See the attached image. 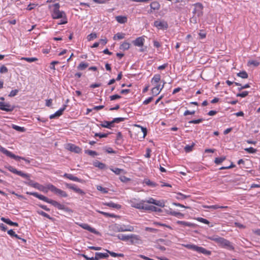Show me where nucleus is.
<instances>
[{
	"instance_id": "f257e3e1",
	"label": "nucleus",
	"mask_w": 260,
	"mask_h": 260,
	"mask_svg": "<svg viewBox=\"0 0 260 260\" xmlns=\"http://www.w3.org/2000/svg\"><path fill=\"white\" fill-rule=\"evenodd\" d=\"M9 171L13 173L16 174L19 176H20L23 178H25L28 180V182H25V183L29 186H32L34 188H37L39 186V184L37 182H35L34 181L30 179V175L28 174L24 173L20 171H18L13 167L11 166L5 167Z\"/></svg>"
},
{
	"instance_id": "f03ea898",
	"label": "nucleus",
	"mask_w": 260,
	"mask_h": 260,
	"mask_svg": "<svg viewBox=\"0 0 260 260\" xmlns=\"http://www.w3.org/2000/svg\"><path fill=\"white\" fill-rule=\"evenodd\" d=\"M208 239L215 242L221 247L225 248L231 250H233L234 249V247L231 244V243L229 240L223 238L215 235L209 237Z\"/></svg>"
},
{
	"instance_id": "7ed1b4c3",
	"label": "nucleus",
	"mask_w": 260,
	"mask_h": 260,
	"mask_svg": "<svg viewBox=\"0 0 260 260\" xmlns=\"http://www.w3.org/2000/svg\"><path fill=\"white\" fill-rule=\"evenodd\" d=\"M183 247L188 249H191L193 251H197L199 253H203L207 255H210L211 253V252L209 250H207L205 248L198 246L194 244H182V245Z\"/></svg>"
},
{
	"instance_id": "20e7f679",
	"label": "nucleus",
	"mask_w": 260,
	"mask_h": 260,
	"mask_svg": "<svg viewBox=\"0 0 260 260\" xmlns=\"http://www.w3.org/2000/svg\"><path fill=\"white\" fill-rule=\"evenodd\" d=\"M113 230L116 232H133L134 228L131 225H120L116 224L113 226Z\"/></svg>"
},
{
	"instance_id": "39448f33",
	"label": "nucleus",
	"mask_w": 260,
	"mask_h": 260,
	"mask_svg": "<svg viewBox=\"0 0 260 260\" xmlns=\"http://www.w3.org/2000/svg\"><path fill=\"white\" fill-rule=\"evenodd\" d=\"M47 188L50 190L52 192L55 194L61 197H67V193L63 190L57 188L52 184H49L47 185Z\"/></svg>"
},
{
	"instance_id": "423d86ee",
	"label": "nucleus",
	"mask_w": 260,
	"mask_h": 260,
	"mask_svg": "<svg viewBox=\"0 0 260 260\" xmlns=\"http://www.w3.org/2000/svg\"><path fill=\"white\" fill-rule=\"evenodd\" d=\"M194 9L193 11L194 14L200 17L203 15V6L201 3H196L194 5Z\"/></svg>"
},
{
	"instance_id": "0eeeda50",
	"label": "nucleus",
	"mask_w": 260,
	"mask_h": 260,
	"mask_svg": "<svg viewBox=\"0 0 260 260\" xmlns=\"http://www.w3.org/2000/svg\"><path fill=\"white\" fill-rule=\"evenodd\" d=\"M15 108L14 106H12L8 103L0 102V109L6 112H11Z\"/></svg>"
},
{
	"instance_id": "6e6552de",
	"label": "nucleus",
	"mask_w": 260,
	"mask_h": 260,
	"mask_svg": "<svg viewBox=\"0 0 260 260\" xmlns=\"http://www.w3.org/2000/svg\"><path fill=\"white\" fill-rule=\"evenodd\" d=\"M154 26L158 29H167L168 27V24L165 21H155L154 22Z\"/></svg>"
},
{
	"instance_id": "1a4fd4ad",
	"label": "nucleus",
	"mask_w": 260,
	"mask_h": 260,
	"mask_svg": "<svg viewBox=\"0 0 260 260\" xmlns=\"http://www.w3.org/2000/svg\"><path fill=\"white\" fill-rule=\"evenodd\" d=\"M66 186L69 189L73 190L76 192L81 194L82 195H84L85 194V192L83 191L82 189L78 188L75 185L69 183H66Z\"/></svg>"
},
{
	"instance_id": "9d476101",
	"label": "nucleus",
	"mask_w": 260,
	"mask_h": 260,
	"mask_svg": "<svg viewBox=\"0 0 260 260\" xmlns=\"http://www.w3.org/2000/svg\"><path fill=\"white\" fill-rule=\"evenodd\" d=\"M48 203L51 204L54 207L57 208L58 209L60 210H63L65 211H67V208L65 207V206L63 205H62L58 202H57L56 201L52 200L51 199H49V200L47 202Z\"/></svg>"
},
{
	"instance_id": "9b49d317",
	"label": "nucleus",
	"mask_w": 260,
	"mask_h": 260,
	"mask_svg": "<svg viewBox=\"0 0 260 260\" xmlns=\"http://www.w3.org/2000/svg\"><path fill=\"white\" fill-rule=\"evenodd\" d=\"M65 16V13L63 11H60L59 10H53L52 14L53 19L63 18Z\"/></svg>"
},
{
	"instance_id": "f8f14e48",
	"label": "nucleus",
	"mask_w": 260,
	"mask_h": 260,
	"mask_svg": "<svg viewBox=\"0 0 260 260\" xmlns=\"http://www.w3.org/2000/svg\"><path fill=\"white\" fill-rule=\"evenodd\" d=\"M67 149L72 152L76 153H80L81 152V149L73 144H68L67 145Z\"/></svg>"
},
{
	"instance_id": "ddd939ff",
	"label": "nucleus",
	"mask_w": 260,
	"mask_h": 260,
	"mask_svg": "<svg viewBox=\"0 0 260 260\" xmlns=\"http://www.w3.org/2000/svg\"><path fill=\"white\" fill-rule=\"evenodd\" d=\"M26 193L27 194L32 195L33 196L39 199L40 200H42L45 202H47V203L49 199L48 198H47L46 197L44 196L42 194H40L38 193L35 192H27Z\"/></svg>"
},
{
	"instance_id": "4468645a",
	"label": "nucleus",
	"mask_w": 260,
	"mask_h": 260,
	"mask_svg": "<svg viewBox=\"0 0 260 260\" xmlns=\"http://www.w3.org/2000/svg\"><path fill=\"white\" fill-rule=\"evenodd\" d=\"M165 84V82H164L163 84L161 86H160V85L159 84L157 85L156 86H155L151 89V92L153 96H156L160 93V91L164 87Z\"/></svg>"
},
{
	"instance_id": "2eb2a0df",
	"label": "nucleus",
	"mask_w": 260,
	"mask_h": 260,
	"mask_svg": "<svg viewBox=\"0 0 260 260\" xmlns=\"http://www.w3.org/2000/svg\"><path fill=\"white\" fill-rule=\"evenodd\" d=\"M0 151L2 152L4 154H6L7 156L12 158L13 159H16L17 157H18V156L15 155L10 151L7 150L5 148L3 147L2 146H0Z\"/></svg>"
},
{
	"instance_id": "dca6fc26",
	"label": "nucleus",
	"mask_w": 260,
	"mask_h": 260,
	"mask_svg": "<svg viewBox=\"0 0 260 260\" xmlns=\"http://www.w3.org/2000/svg\"><path fill=\"white\" fill-rule=\"evenodd\" d=\"M143 201H144V200H142L139 202H136V200L134 199L133 200H131L129 201V202H130L131 205L132 207H134V208H137L138 209H141V208H143L142 205L143 203Z\"/></svg>"
},
{
	"instance_id": "f3484780",
	"label": "nucleus",
	"mask_w": 260,
	"mask_h": 260,
	"mask_svg": "<svg viewBox=\"0 0 260 260\" xmlns=\"http://www.w3.org/2000/svg\"><path fill=\"white\" fill-rule=\"evenodd\" d=\"M66 107H67V105H64L62 108H60L59 110L56 111L54 114L51 115L49 117L50 119H53V118H55L56 117L61 116L63 112L66 109Z\"/></svg>"
},
{
	"instance_id": "a211bd4d",
	"label": "nucleus",
	"mask_w": 260,
	"mask_h": 260,
	"mask_svg": "<svg viewBox=\"0 0 260 260\" xmlns=\"http://www.w3.org/2000/svg\"><path fill=\"white\" fill-rule=\"evenodd\" d=\"M129 240L132 244H134L139 243V241L140 240V239L139 236L131 234L129 235Z\"/></svg>"
},
{
	"instance_id": "6ab92c4d",
	"label": "nucleus",
	"mask_w": 260,
	"mask_h": 260,
	"mask_svg": "<svg viewBox=\"0 0 260 260\" xmlns=\"http://www.w3.org/2000/svg\"><path fill=\"white\" fill-rule=\"evenodd\" d=\"M63 177L70 179V180H71L72 181H76V182H81L82 183L83 182V181L79 178H78V177H75V176H74L72 174H67V173H65L63 175Z\"/></svg>"
},
{
	"instance_id": "aec40b11",
	"label": "nucleus",
	"mask_w": 260,
	"mask_h": 260,
	"mask_svg": "<svg viewBox=\"0 0 260 260\" xmlns=\"http://www.w3.org/2000/svg\"><path fill=\"white\" fill-rule=\"evenodd\" d=\"M63 177L70 179V180H71L72 181H76V182H81L82 183L83 182V181L79 178H78V177H75V176H74L72 174H67V173H65L63 175Z\"/></svg>"
},
{
	"instance_id": "412c9836",
	"label": "nucleus",
	"mask_w": 260,
	"mask_h": 260,
	"mask_svg": "<svg viewBox=\"0 0 260 260\" xmlns=\"http://www.w3.org/2000/svg\"><path fill=\"white\" fill-rule=\"evenodd\" d=\"M144 39L142 37L137 38L135 40L133 41V43L136 46H142L144 44Z\"/></svg>"
},
{
	"instance_id": "4be33fe9",
	"label": "nucleus",
	"mask_w": 260,
	"mask_h": 260,
	"mask_svg": "<svg viewBox=\"0 0 260 260\" xmlns=\"http://www.w3.org/2000/svg\"><path fill=\"white\" fill-rule=\"evenodd\" d=\"M109 257L108 253H101L96 252L95 253V258H97V260H100L102 258H106Z\"/></svg>"
},
{
	"instance_id": "5701e85b",
	"label": "nucleus",
	"mask_w": 260,
	"mask_h": 260,
	"mask_svg": "<svg viewBox=\"0 0 260 260\" xmlns=\"http://www.w3.org/2000/svg\"><path fill=\"white\" fill-rule=\"evenodd\" d=\"M103 204L105 206H108L109 207L116 208L117 209H119L121 208V206L119 204H115L112 202H110L109 203H104Z\"/></svg>"
},
{
	"instance_id": "b1692460",
	"label": "nucleus",
	"mask_w": 260,
	"mask_h": 260,
	"mask_svg": "<svg viewBox=\"0 0 260 260\" xmlns=\"http://www.w3.org/2000/svg\"><path fill=\"white\" fill-rule=\"evenodd\" d=\"M80 226L84 229L92 233H96V231L94 229L92 228L88 224L86 223H83L80 225Z\"/></svg>"
},
{
	"instance_id": "393cba45",
	"label": "nucleus",
	"mask_w": 260,
	"mask_h": 260,
	"mask_svg": "<svg viewBox=\"0 0 260 260\" xmlns=\"http://www.w3.org/2000/svg\"><path fill=\"white\" fill-rule=\"evenodd\" d=\"M116 20L120 23H125L127 21V17L126 16H117L116 17Z\"/></svg>"
},
{
	"instance_id": "a878e982",
	"label": "nucleus",
	"mask_w": 260,
	"mask_h": 260,
	"mask_svg": "<svg viewBox=\"0 0 260 260\" xmlns=\"http://www.w3.org/2000/svg\"><path fill=\"white\" fill-rule=\"evenodd\" d=\"M177 223L178 224H181L183 226H186L188 227H194L195 226V224L192 223L190 222H188L184 221H180L178 220L177 221Z\"/></svg>"
},
{
	"instance_id": "bb28decb",
	"label": "nucleus",
	"mask_w": 260,
	"mask_h": 260,
	"mask_svg": "<svg viewBox=\"0 0 260 260\" xmlns=\"http://www.w3.org/2000/svg\"><path fill=\"white\" fill-rule=\"evenodd\" d=\"M150 8L153 10H158L160 8V5L158 2L154 1L150 4Z\"/></svg>"
},
{
	"instance_id": "cd10ccee",
	"label": "nucleus",
	"mask_w": 260,
	"mask_h": 260,
	"mask_svg": "<svg viewBox=\"0 0 260 260\" xmlns=\"http://www.w3.org/2000/svg\"><path fill=\"white\" fill-rule=\"evenodd\" d=\"M101 125L103 127L108 128H111L112 127H114V125H113V123L111 121H105L104 122V123L101 124Z\"/></svg>"
},
{
	"instance_id": "c85d7f7f",
	"label": "nucleus",
	"mask_w": 260,
	"mask_h": 260,
	"mask_svg": "<svg viewBox=\"0 0 260 260\" xmlns=\"http://www.w3.org/2000/svg\"><path fill=\"white\" fill-rule=\"evenodd\" d=\"M110 170L116 175H119L122 173H125V171L124 170L119 169L117 168H111Z\"/></svg>"
},
{
	"instance_id": "c756f323",
	"label": "nucleus",
	"mask_w": 260,
	"mask_h": 260,
	"mask_svg": "<svg viewBox=\"0 0 260 260\" xmlns=\"http://www.w3.org/2000/svg\"><path fill=\"white\" fill-rule=\"evenodd\" d=\"M144 183H145L146 185H147L148 186H150L151 187H155V186H157V184L156 183H155L154 182H152V181H150L148 179H145L144 180Z\"/></svg>"
},
{
	"instance_id": "7c9ffc66",
	"label": "nucleus",
	"mask_w": 260,
	"mask_h": 260,
	"mask_svg": "<svg viewBox=\"0 0 260 260\" xmlns=\"http://www.w3.org/2000/svg\"><path fill=\"white\" fill-rule=\"evenodd\" d=\"M160 75L159 74H155L152 79L151 82L153 83H157L160 80Z\"/></svg>"
},
{
	"instance_id": "2f4dec72",
	"label": "nucleus",
	"mask_w": 260,
	"mask_h": 260,
	"mask_svg": "<svg viewBox=\"0 0 260 260\" xmlns=\"http://www.w3.org/2000/svg\"><path fill=\"white\" fill-rule=\"evenodd\" d=\"M117 238L122 241H127L129 240V235H124L123 234H119L117 236Z\"/></svg>"
},
{
	"instance_id": "473e14b6",
	"label": "nucleus",
	"mask_w": 260,
	"mask_h": 260,
	"mask_svg": "<svg viewBox=\"0 0 260 260\" xmlns=\"http://www.w3.org/2000/svg\"><path fill=\"white\" fill-rule=\"evenodd\" d=\"M88 67V63L81 62L77 67V68L79 70H85L87 67Z\"/></svg>"
},
{
	"instance_id": "72a5a7b5",
	"label": "nucleus",
	"mask_w": 260,
	"mask_h": 260,
	"mask_svg": "<svg viewBox=\"0 0 260 260\" xmlns=\"http://www.w3.org/2000/svg\"><path fill=\"white\" fill-rule=\"evenodd\" d=\"M130 44L128 42H123L120 46V49L125 50L129 49Z\"/></svg>"
},
{
	"instance_id": "f704fd0d",
	"label": "nucleus",
	"mask_w": 260,
	"mask_h": 260,
	"mask_svg": "<svg viewBox=\"0 0 260 260\" xmlns=\"http://www.w3.org/2000/svg\"><path fill=\"white\" fill-rule=\"evenodd\" d=\"M178 196L176 197V198L178 200H184L186 198H189V195H185L180 192L177 193Z\"/></svg>"
},
{
	"instance_id": "c9c22d12",
	"label": "nucleus",
	"mask_w": 260,
	"mask_h": 260,
	"mask_svg": "<svg viewBox=\"0 0 260 260\" xmlns=\"http://www.w3.org/2000/svg\"><path fill=\"white\" fill-rule=\"evenodd\" d=\"M237 76L243 79H246L248 78V75L245 71H242L237 74Z\"/></svg>"
},
{
	"instance_id": "e433bc0d",
	"label": "nucleus",
	"mask_w": 260,
	"mask_h": 260,
	"mask_svg": "<svg viewBox=\"0 0 260 260\" xmlns=\"http://www.w3.org/2000/svg\"><path fill=\"white\" fill-rule=\"evenodd\" d=\"M145 203H146L145 201L144 200L143 203L142 205L143 208H141V209L147 210V211H151L152 205H148L147 204H145Z\"/></svg>"
},
{
	"instance_id": "4c0bfd02",
	"label": "nucleus",
	"mask_w": 260,
	"mask_h": 260,
	"mask_svg": "<svg viewBox=\"0 0 260 260\" xmlns=\"http://www.w3.org/2000/svg\"><path fill=\"white\" fill-rule=\"evenodd\" d=\"M22 60H24L29 62H31L38 60V58L36 57H22Z\"/></svg>"
},
{
	"instance_id": "58836bf2",
	"label": "nucleus",
	"mask_w": 260,
	"mask_h": 260,
	"mask_svg": "<svg viewBox=\"0 0 260 260\" xmlns=\"http://www.w3.org/2000/svg\"><path fill=\"white\" fill-rule=\"evenodd\" d=\"M108 254L109 253L112 256L116 257V256H119V257H123L124 256L123 254L122 253H116L114 252L110 251L108 250H107Z\"/></svg>"
},
{
	"instance_id": "ea45409f",
	"label": "nucleus",
	"mask_w": 260,
	"mask_h": 260,
	"mask_svg": "<svg viewBox=\"0 0 260 260\" xmlns=\"http://www.w3.org/2000/svg\"><path fill=\"white\" fill-rule=\"evenodd\" d=\"M124 38V34L122 33H117L113 37L114 40H120Z\"/></svg>"
},
{
	"instance_id": "a19ab883",
	"label": "nucleus",
	"mask_w": 260,
	"mask_h": 260,
	"mask_svg": "<svg viewBox=\"0 0 260 260\" xmlns=\"http://www.w3.org/2000/svg\"><path fill=\"white\" fill-rule=\"evenodd\" d=\"M194 146V143H192L191 145H186L184 147V150L186 152L188 153L192 150V148Z\"/></svg>"
},
{
	"instance_id": "79ce46f5",
	"label": "nucleus",
	"mask_w": 260,
	"mask_h": 260,
	"mask_svg": "<svg viewBox=\"0 0 260 260\" xmlns=\"http://www.w3.org/2000/svg\"><path fill=\"white\" fill-rule=\"evenodd\" d=\"M12 128L17 131L23 132L25 131V128L23 127H20L16 125L13 124Z\"/></svg>"
},
{
	"instance_id": "37998d69",
	"label": "nucleus",
	"mask_w": 260,
	"mask_h": 260,
	"mask_svg": "<svg viewBox=\"0 0 260 260\" xmlns=\"http://www.w3.org/2000/svg\"><path fill=\"white\" fill-rule=\"evenodd\" d=\"M225 159V157H216L214 160L216 164H220Z\"/></svg>"
},
{
	"instance_id": "c03bdc74",
	"label": "nucleus",
	"mask_w": 260,
	"mask_h": 260,
	"mask_svg": "<svg viewBox=\"0 0 260 260\" xmlns=\"http://www.w3.org/2000/svg\"><path fill=\"white\" fill-rule=\"evenodd\" d=\"M125 118L122 117H119V118H114L113 120L112 121V123H113V125H114V123H119L120 122L123 121L124 120Z\"/></svg>"
},
{
	"instance_id": "a18cd8bd",
	"label": "nucleus",
	"mask_w": 260,
	"mask_h": 260,
	"mask_svg": "<svg viewBox=\"0 0 260 260\" xmlns=\"http://www.w3.org/2000/svg\"><path fill=\"white\" fill-rule=\"evenodd\" d=\"M244 150L249 153H255L257 151V150L256 149H254L252 147L245 148Z\"/></svg>"
},
{
	"instance_id": "49530a36",
	"label": "nucleus",
	"mask_w": 260,
	"mask_h": 260,
	"mask_svg": "<svg viewBox=\"0 0 260 260\" xmlns=\"http://www.w3.org/2000/svg\"><path fill=\"white\" fill-rule=\"evenodd\" d=\"M94 166L96 167L99 168L101 169H103L105 168V167H106V165L104 164H103L102 162H99V161L97 162H95L94 164Z\"/></svg>"
},
{
	"instance_id": "de8ad7c7",
	"label": "nucleus",
	"mask_w": 260,
	"mask_h": 260,
	"mask_svg": "<svg viewBox=\"0 0 260 260\" xmlns=\"http://www.w3.org/2000/svg\"><path fill=\"white\" fill-rule=\"evenodd\" d=\"M96 188L98 190L101 191L102 192L104 193H106L108 192V189L106 188H104L100 185H98Z\"/></svg>"
},
{
	"instance_id": "09e8293b",
	"label": "nucleus",
	"mask_w": 260,
	"mask_h": 260,
	"mask_svg": "<svg viewBox=\"0 0 260 260\" xmlns=\"http://www.w3.org/2000/svg\"><path fill=\"white\" fill-rule=\"evenodd\" d=\"M96 37L97 36L95 33H91L87 36V38L88 41H90L94 39H95Z\"/></svg>"
},
{
	"instance_id": "8fccbe9b",
	"label": "nucleus",
	"mask_w": 260,
	"mask_h": 260,
	"mask_svg": "<svg viewBox=\"0 0 260 260\" xmlns=\"http://www.w3.org/2000/svg\"><path fill=\"white\" fill-rule=\"evenodd\" d=\"M171 214L178 217H183L184 216V215L182 213L176 211L171 212Z\"/></svg>"
},
{
	"instance_id": "3c124183",
	"label": "nucleus",
	"mask_w": 260,
	"mask_h": 260,
	"mask_svg": "<svg viewBox=\"0 0 260 260\" xmlns=\"http://www.w3.org/2000/svg\"><path fill=\"white\" fill-rule=\"evenodd\" d=\"M155 205L161 207H163L165 206V203L163 201L156 200Z\"/></svg>"
},
{
	"instance_id": "603ef678",
	"label": "nucleus",
	"mask_w": 260,
	"mask_h": 260,
	"mask_svg": "<svg viewBox=\"0 0 260 260\" xmlns=\"http://www.w3.org/2000/svg\"><path fill=\"white\" fill-rule=\"evenodd\" d=\"M248 63L249 64H251V65H253L255 67H257L259 64V62H258L256 60H249L248 61Z\"/></svg>"
},
{
	"instance_id": "864d4df0",
	"label": "nucleus",
	"mask_w": 260,
	"mask_h": 260,
	"mask_svg": "<svg viewBox=\"0 0 260 260\" xmlns=\"http://www.w3.org/2000/svg\"><path fill=\"white\" fill-rule=\"evenodd\" d=\"M108 134L95 133L94 137H99L100 138H106L108 136Z\"/></svg>"
},
{
	"instance_id": "5fc2aeb1",
	"label": "nucleus",
	"mask_w": 260,
	"mask_h": 260,
	"mask_svg": "<svg viewBox=\"0 0 260 260\" xmlns=\"http://www.w3.org/2000/svg\"><path fill=\"white\" fill-rule=\"evenodd\" d=\"M204 208H208V209H219V206L217 205H212V206H205Z\"/></svg>"
},
{
	"instance_id": "6e6d98bb",
	"label": "nucleus",
	"mask_w": 260,
	"mask_h": 260,
	"mask_svg": "<svg viewBox=\"0 0 260 260\" xmlns=\"http://www.w3.org/2000/svg\"><path fill=\"white\" fill-rule=\"evenodd\" d=\"M197 220H198V221L201 222L202 223H204L205 224H209V221L208 220H207L206 219L202 218V217H198L197 218Z\"/></svg>"
},
{
	"instance_id": "4d7b16f0",
	"label": "nucleus",
	"mask_w": 260,
	"mask_h": 260,
	"mask_svg": "<svg viewBox=\"0 0 260 260\" xmlns=\"http://www.w3.org/2000/svg\"><path fill=\"white\" fill-rule=\"evenodd\" d=\"M99 213H100L101 214L107 216V217H115V215L113 214H110V213H107V212H103V211H98Z\"/></svg>"
},
{
	"instance_id": "13d9d810",
	"label": "nucleus",
	"mask_w": 260,
	"mask_h": 260,
	"mask_svg": "<svg viewBox=\"0 0 260 260\" xmlns=\"http://www.w3.org/2000/svg\"><path fill=\"white\" fill-rule=\"evenodd\" d=\"M248 94V92L245 91H243L241 93H238L237 94V96L244 98V97L246 96Z\"/></svg>"
},
{
	"instance_id": "bf43d9fd",
	"label": "nucleus",
	"mask_w": 260,
	"mask_h": 260,
	"mask_svg": "<svg viewBox=\"0 0 260 260\" xmlns=\"http://www.w3.org/2000/svg\"><path fill=\"white\" fill-rule=\"evenodd\" d=\"M8 69L5 66L3 65L0 68V73H6L8 72Z\"/></svg>"
},
{
	"instance_id": "052dcab7",
	"label": "nucleus",
	"mask_w": 260,
	"mask_h": 260,
	"mask_svg": "<svg viewBox=\"0 0 260 260\" xmlns=\"http://www.w3.org/2000/svg\"><path fill=\"white\" fill-rule=\"evenodd\" d=\"M38 213L39 214L42 215L44 217H45L48 219H51L50 215H48V214H47L46 213L44 212V211H38Z\"/></svg>"
},
{
	"instance_id": "680f3d73",
	"label": "nucleus",
	"mask_w": 260,
	"mask_h": 260,
	"mask_svg": "<svg viewBox=\"0 0 260 260\" xmlns=\"http://www.w3.org/2000/svg\"><path fill=\"white\" fill-rule=\"evenodd\" d=\"M18 92V89L13 90L10 92V94H9V96L10 97L14 96L17 94Z\"/></svg>"
},
{
	"instance_id": "e2e57ef3",
	"label": "nucleus",
	"mask_w": 260,
	"mask_h": 260,
	"mask_svg": "<svg viewBox=\"0 0 260 260\" xmlns=\"http://www.w3.org/2000/svg\"><path fill=\"white\" fill-rule=\"evenodd\" d=\"M121 96L118 94H114L110 96V99L111 101H114L116 99H120Z\"/></svg>"
},
{
	"instance_id": "0e129e2a",
	"label": "nucleus",
	"mask_w": 260,
	"mask_h": 260,
	"mask_svg": "<svg viewBox=\"0 0 260 260\" xmlns=\"http://www.w3.org/2000/svg\"><path fill=\"white\" fill-rule=\"evenodd\" d=\"M37 6V4H30L27 7L26 9L28 11H31L36 6Z\"/></svg>"
},
{
	"instance_id": "69168bd1",
	"label": "nucleus",
	"mask_w": 260,
	"mask_h": 260,
	"mask_svg": "<svg viewBox=\"0 0 260 260\" xmlns=\"http://www.w3.org/2000/svg\"><path fill=\"white\" fill-rule=\"evenodd\" d=\"M119 179L121 180V181H122L123 182H127V181L130 180L129 178H127L126 177H125L124 176H120L119 177Z\"/></svg>"
},
{
	"instance_id": "338daca9",
	"label": "nucleus",
	"mask_w": 260,
	"mask_h": 260,
	"mask_svg": "<svg viewBox=\"0 0 260 260\" xmlns=\"http://www.w3.org/2000/svg\"><path fill=\"white\" fill-rule=\"evenodd\" d=\"M85 153H87L89 155H91V156H94V155H97V153L95 151H92V150H86Z\"/></svg>"
},
{
	"instance_id": "774afa93",
	"label": "nucleus",
	"mask_w": 260,
	"mask_h": 260,
	"mask_svg": "<svg viewBox=\"0 0 260 260\" xmlns=\"http://www.w3.org/2000/svg\"><path fill=\"white\" fill-rule=\"evenodd\" d=\"M81 256H83L84 258H85L86 260H97L96 258L92 257H89L86 255L84 254H82Z\"/></svg>"
}]
</instances>
